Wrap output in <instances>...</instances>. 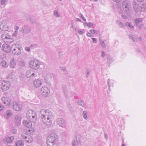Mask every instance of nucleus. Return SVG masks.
<instances>
[{
	"instance_id": "obj_42",
	"label": "nucleus",
	"mask_w": 146,
	"mask_h": 146,
	"mask_svg": "<svg viewBox=\"0 0 146 146\" xmlns=\"http://www.w3.org/2000/svg\"><path fill=\"white\" fill-rule=\"evenodd\" d=\"M125 25L126 26H129V28L132 30H133L134 29V27L131 25V24L129 23L126 22L125 23Z\"/></svg>"
},
{
	"instance_id": "obj_14",
	"label": "nucleus",
	"mask_w": 146,
	"mask_h": 146,
	"mask_svg": "<svg viewBox=\"0 0 146 146\" xmlns=\"http://www.w3.org/2000/svg\"><path fill=\"white\" fill-rule=\"evenodd\" d=\"M14 139V138L13 136H11L8 137L4 140V142L5 143L10 144L13 142Z\"/></svg>"
},
{
	"instance_id": "obj_64",
	"label": "nucleus",
	"mask_w": 146,
	"mask_h": 146,
	"mask_svg": "<svg viewBox=\"0 0 146 146\" xmlns=\"http://www.w3.org/2000/svg\"><path fill=\"white\" fill-rule=\"evenodd\" d=\"M71 27H72L73 30L74 31H76V29L75 28V27L73 26L72 25Z\"/></svg>"
},
{
	"instance_id": "obj_48",
	"label": "nucleus",
	"mask_w": 146,
	"mask_h": 146,
	"mask_svg": "<svg viewBox=\"0 0 146 146\" xmlns=\"http://www.w3.org/2000/svg\"><path fill=\"white\" fill-rule=\"evenodd\" d=\"M85 24H86L87 25L88 27L89 28L91 27L93 25V24L91 22H89L88 23H85Z\"/></svg>"
},
{
	"instance_id": "obj_37",
	"label": "nucleus",
	"mask_w": 146,
	"mask_h": 146,
	"mask_svg": "<svg viewBox=\"0 0 146 146\" xmlns=\"http://www.w3.org/2000/svg\"><path fill=\"white\" fill-rule=\"evenodd\" d=\"M28 135V134L25 133H22L21 135V137L22 139L24 140Z\"/></svg>"
},
{
	"instance_id": "obj_55",
	"label": "nucleus",
	"mask_w": 146,
	"mask_h": 146,
	"mask_svg": "<svg viewBox=\"0 0 146 146\" xmlns=\"http://www.w3.org/2000/svg\"><path fill=\"white\" fill-rule=\"evenodd\" d=\"M92 39L93 40V42L94 43H96L97 42L96 38H92Z\"/></svg>"
},
{
	"instance_id": "obj_19",
	"label": "nucleus",
	"mask_w": 146,
	"mask_h": 146,
	"mask_svg": "<svg viewBox=\"0 0 146 146\" xmlns=\"http://www.w3.org/2000/svg\"><path fill=\"white\" fill-rule=\"evenodd\" d=\"M16 65V63L14 58H12L10 59V68H14Z\"/></svg>"
},
{
	"instance_id": "obj_33",
	"label": "nucleus",
	"mask_w": 146,
	"mask_h": 146,
	"mask_svg": "<svg viewBox=\"0 0 146 146\" xmlns=\"http://www.w3.org/2000/svg\"><path fill=\"white\" fill-rule=\"evenodd\" d=\"M30 112H32V111L31 110H29L27 112V118L31 119L32 118V116L33 115V114H31L30 115H29Z\"/></svg>"
},
{
	"instance_id": "obj_13",
	"label": "nucleus",
	"mask_w": 146,
	"mask_h": 146,
	"mask_svg": "<svg viewBox=\"0 0 146 146\" xmlns=\"http://www.w3.org/2000/svg\"><path fill=\"white\" fill-rule=\"evenodd\" d=\"M2 102L6 105H10V100L8 97H3L1 99Z\"/></svg>"
},
{
	"instance_id": "obj_43",
	"label": "nucleus",
	"mask_w": 146,
	"mask_h": 146,
	"mask_svg": "<svg viewBox=\"0 0 146 146\" xmlns=\"http://www.w3.org/2000/svg\"><path fill=\"white\" fill-rule=\"evenodd\" d=\"M114 60L112 59V57L110 56L108 57V60L107 62L108 63L110 64L111 62L113 61Z\"/></svg>"
},
{
	"instance_id": "obj_54",
	"label": "nucleus",
	"mask_w": 146,
	"mask_h": 146,
	"mask_svg": "<svg viewBox=\"0 0 146 146\" xmlns=\"http://www.w3.org/2000/svg\"><path fill=\"white\" fill-rule=\"evenodd\" d=\"M6 0H1L2 5H4L6 1Z\"/></svg>"
},
{
	"instance_id": "obj_22",
	"label": "nucleus",
	"mask_w": 146,
	"mask_h": 146,
	"mask_svg": "<svg viewBox=\"0 0 146 146\" xmlns=\"http://www.w3.org/2000/svg\"><path fill=\"white\" fill-rule=\"evenodd\" d=\"M143 21V19L141 18L136 19L134 20V23L135 26L137 27L139 26V23Z\"/></svg>"
},
{
	"instance_id": "obj_56",
	"label": "nucleus",
	"mask_w": 146,
	"mask_h": 146,
	"mask_svg": "<svg viewBox=\"0 0 146 146\" xmlns=\"http://www.w3.org/2000/svg\"><path fill=\"white\" fill-rule=\"evenodd\" d=\"M122 17L124 19H127V17L125 15H121Z\"/></svg>"
},
{
	"instance_id": "obj_2",
	"label": "nucleus",
	"mask_w": 146,
	"mask_h": 146,
	"mask_svg": "<svg viewBox=\"0 0 146 146\" xmlns=\"http://www.w3.org/2000/svg\"><path fill=\"white\" fill-rule=\"evenodd\" d=\"M57 135L54 133H51L48 136L47 140L48 146H57L56 143Z\"/></svg>"
},
{
	"instance_id": "obj_1",
	"label": "nucleus",
	"mask_w": 146,
	"mask_h": 146,
	"mask_svg": "<svg viewBox=\"0 0 146 146\" xmlns=\"http://www.w3.org/2000/svg\"><path fill=\"white\" fill-rule=\"evenodd\" d=\"M40 117L42 121L47 125L52 123V119L53 116L51 111L48 109H42L40 111Z\"/></svg>"
},
{
	"instance_id": "obj_51",
	"label": "nucleus",
	"mask_w": 146,
	"mask_h": 146,
	"mask_svg": "<svg viewBox=\"0 0 146 146\" xmlns=\"http://www.w3.org/2000/svg\"><path fill=\"white\" fill-rule=\"evenodd\" d=\"M17 130L16 129H13L12 131V133L15 134H16L17 133Z\"/></svg>"
},
{
	"instance_id": "obj_26",
	"label": "nucleus",
	"mask_w": 146,
	"mask_h": 146,
	"mask_svg": "<svg viewBox=\"0 0 146 146\" xmlns=\"http://www.w3.org/2000/svg\"><path fill=\"white\" fill-rule=\"evenodd\" d=\"M81 139L82 137L80 135H77L76 137V139L78 145L81 143L82 142Z\"/></svg>"
},
{
	"instance_id": "obj_8",
	"label": "nucleus",
	"mask_w": 146,
	"mask_h": 146,
	"mask_svg": "<svg viewBox=\"0 0 146 146\" xmlns=\"http://www.w3.org/2000/svg\"><path fill=\"white\" fill-rule=\"evenodd\" d=\"M56 122L58 125L62 128H65L66 127L65 121L62 118H59L56 120Z\"/></svg>"
},
{
	"instance_id": "obj_3",
	"label": "nucleus",
	"mask_w": 146,
	"mask_h": 146,
	"mask_svg": "<svg viewBox=\"0 0 146 146\" xmlns=\"http://www.w3.org/2000/svg\"><path fill=\"white\" fill-rule=\"evenodd\" d=\"M122 7L124 13L127 15H129L131 8L130 2L128 0L124 1L122 3Z\"/></svg>"
},
{
	"instance_id": "obj_24",
	"label": "nucleus",
	"mask_w": 146,
	"mask_h": 146,
	"mask_svg": "<svg viewBox=\"0 0 146 146\" xmlns=\"http://www.w3.org/2000/svg\"><path fill=\"white\" fill-rule=\"evenodd\" d=\"M53 74L50 72H48L47 73L45 77V80H46L47 81L49 80H51L52 78V77Z\"/></svg>"
},
{
	"instance_id": "obj_30",
	"label": "nucleus",
	"mask_w": 146,
	"mask_h": 146,
	"mask_svg": "<svg viewBox=\"0 0 146 146\" xmlns=\"http://www.w3.org/2000/svg\"><path fill=\"white\" fill-rule=\"evenodd\" d=\"M19 65L21 67L25 66V63L24 61L22 59H20L19 61Z\"/></svg>"
},
{
	"instance_id": "obj_18",
	"label": "nucleus",
	"mask_w": 146,
	"mask_h": 146,
	"mask_svg": "<svg viewBox=\"0 0 146 146\" xmlns=\"http://www.w3.org/2000/svg\"><path fill=\"white\" fill-rule=\"evenodd\" d=\"M13 109L16 111H19L21 110V107L20 104L15 102L13 104Z\"/></svg>"
},
{
	"instance_id": "obj_11",
	"label": "nucleus",
	"mask_w": 146,
	"mask_h": 146,
	"mask_svg": "<svg viewBox=\"0 0 146 146\" xmlns=\"http://www.w3.org/2000/svg\"><path fill=\"white\" fill-rule=\"evenodd\" d=\"M1 48L3 50L7 53L9 52L11 50V46L10 47L7 44H3Z\"/></svg>"
},
{
	"instance_id": "obj_44",
	"label": "nucleus",
	"mask_w": 146,
	"mask_h": 146,
	"mask_svg": "<svg viewBox=\"0 0 146 146\" xmlns=\"http://www.w3.org/2000/svg\"><path fill=\"white\" fill-rule=\"evenodd\" d=\"M14 39L12 38L11 36L10 38L7 40H6L7 41L5 42L11 43L14 41Z\"/></svg>"
},
{
	"instance_id": "obj_50",
	"label": "nucleus",
	"mask_w": 146,
	"mask_h": 146,
	"mask_svg": "<svg viewBox=\"0 0 146 146\" xmlns=\"http://www.w3.org/2000/svg\"><path fill=\"white\" fill-rule=\"evenodd\" d=\"M11 36H10L8 33L7 34L6 36H5V39H6V40H8V39L10 38Z\"/></svg>"
},
{
	"instance_id": "obj_36",
	"label": "nucleus",
	"mask_w": 146,
	"mask_h": 146,
	"mask_svg": "<svg viewBox=\"0 0 146 146\" xmlns=\"http://www.w3.org/2000/svg\"><path fill=\"white\" fill-rule=\"evenodd\" d=\"M6 117L7 118H9L12 115V113L10 110H7L6 112Z\"/></svg>"
},
{
	"instance_id": "obj_53",
	"label": "nucleus",
	"mask_w": 146,
	"mask_h": 146,
	"mask_svg": "<svg viewBox=\"0 0 146 146\" xmlns=\"http://www.w3.org/2000/svg\"><path fill=\"white\" fill-rule=\"evenodd\" d=\"M80 14L81 15V18L84 21H86V19L84 18V16H83V15L81 13H80Z\"/></svg>"
},
{
	"instance_id": "obj_21",
	"label": "nucleus",
	"mask_w": 146,
	"mask_h": 146,
	"mask_svg": "<svg viewBox=\"0 0 146 146\" xmlns=\"http://www.w3.org/2000/svg\"><path fill=\"white\" fill-rule=\"evenodd\" d=\"M25 141L28 143H31L33 141V139L32 137L28 135L24 140Z\"/></svg>"
},
{
	"instance_id": "obj_17",
	"label": "nucleus",
	"mask_w": 146,
	"mask_h": 146,
	"mask_svg": "<svg viewBox=\"0 0 146 146\" xmlns=\"http://www.w3.org/2000/svg\"><path fill=\"white\" fill-rule=\"evenodd\" d=\"M23 123L27 127L31 128L32 127V124L30 120H24Z\"/></svg>"
},
{
	"instance_id": "obj_20",
	"label": "nucleus",
	"mask_w": 146,
	"mask_h": 146,
	"mask_svg": "<svg viewBox=\"0 0 146 146\" xmlns=\"http://www.w3.org/2000/svg\"><path fill=\"white\" fill-rule=\"evenodd\" d=\"M24 142L22 139L17 141L15 142V146H23Z\"/></svg>"
},
{
	"instance_id": "obj_31",
	"label": "nucleus",
	"mask_w": 146,
	"mask_h": 146,
	"mask_svg": "<svg viewBox=\"0 0 146 146\" xmlns=\"http://www.w3.org/2000/svg\"><path fill=\"white\" fill-rule=\"evenodd\" d=\"M78 104L81 106L82 107L84 108L86 107V105L83 100H78Z\"/></svg>"
},
{
	"instance_id": "obj_38",
	"label": "nucleus",
	"mask_w": 146,
	"mask_h": 146,
	"mask_svg": "<svg viewBox=\"0 0 146 146\" xmlns=\"http://www.w3.org/2000/svg\"><path fill=\"white\" fill-rule=\"evenodd\" d=\"M87 112L86 111H84L83 112V116L84 118L86 120L88 119V117L87 116Z\"/></svg>"
},
{
	"instance_id": "obj_25",
	"label": "nucleus",
	"mask_w": 146,
	"mask_h": 146,
	"mask_svg": "<svg viewBox=\"0 0 146 146\" xmlns=\"http://www.w3.org/2000/svg\"><path fill=\"white\" fill-rule=\"evenodd\" d=\"M15 30V31L12 34V36H16L18 34V31L19 29V27L17 26H15L14 27Z\"/></svg>"
},
{
	"instance_id": "obj_58",
	"label": "nucleus",
	"mask_w": 146,
	"mask_h": 146,
	"mask_svg": "<svg viewBox=\"0 0 146 146\" xmlns=\"http://www.w3.org/2000/svg\"><path fill=\"white\" fill-rule=\"evenodd\" d=\"M25 49L26 51L28 52H29L30 50V48L29 47H26Z\"/></svg>"
},
{
	"instance_id": "obj_28",
	"label": "nucleus",
	"mask_w": 146,
	"mask_h": 146,
	"mask_svg": "<svg viewBox=\"0 0 146 146\" xmlns=\"http://www.w3.org/2000/svg\"><path fill=\"white\" fill-rule=\"evenodd\" d=\"M129 39L134 42H136L137 40L135 35H130L129 36Z\"/></svg>"
},
{
	"instance_id": "obj_23",
	"label": "nucleus",
	"mask_w": 146,
	"mask_h": 146,
	"mask_svg": "<svg viewBox=\"0 0 146 146\" xmlns=\"http://www.w3.org/2000/svg\"><path fill=\"white\" fill-rule=\"evenodd\" d=\"M0 64L2 66L5 68L9 66V63L4 60H1Z\"/></svg>"
},
{
	"instance_id": "obj_7",
	"label": "nucleus",
	"mask_w": 146,
	"mask_h": 146,
	"mask_svg": "<svg viewBox=\"0 0 146 146\" xmlns=\"http://www.w3.org/2000/svg\"><path fill=\"white\" fill-rule=\"evenodd\" d=\"M31 30V28L29 26L25 25L22 28L21 31L23 35H26L30 33Z\"/></svg>"
},
{
	"instance_id": "obj_60",
	"label": "nucleus",
	"mask_w": 146,
	"mask_h": 146,
	"mask_svg": "<svg viewBox=\"0 0 146 146\" xmlns=\"http://www.w3.org/2000/svg\"><path fill=\"white\" fill-rule=\"evenodd\" d=\"M78 32L80 35H82L84 33V32L82 31L78 30Z\"/></svg>"
},
{
	"instance_id": "obj_46",
	"label": "nucleus",
	"mask_w": 146,
	"mask_h": 146,
	"mask_svg": "<svg viewBox=\"0 0 146 146\" xmlns=\"http://www.w3.org/2000/svg\"><path fill=\"white\" fill-rule=\"evenodd\" d=\"M54 15L57 17H59L60 15L58 14V12L56 10L54 11Z\"/></svg>"
},
{
	"instance_id": "obj_5",
	"label": "nucleus",
	"mask_w": 146,
	"mask_h": 146,
	"mask_svg": "<svg viewBox=\"0 0 146 146\" xmlns=\"http://www.w3.org/2000/svg\"><path fill=\"white\" fill-rule=\"evenodd\" d=\"M42 63L39 60H34L29 62L30 67L35 70L38 69L40 68V65H42Z\"/></svg>"
},
{
	"instance_id": "obj_39",
	"label": "nucleus",
	"mask_w": 146,
	"mask_h": 146,
	"mask_svg": "<svg viewBox=\"0 0 146 146\" xmlns=\"http://www.w3.org/2000/svg\"><path fill=\"white\" fill-rule=\"evenodd\" d=\"M37 117V116L35 115H33L32 116V118L30 120V121L31 120H32V121L33 122H35L36 119Z\"/></svg>"
},
{
	"instance_id": "obj_57",
	"label": "nucleus",
	"mask_w": 146,
	"mask_h": 146,
	"mask_svg": "<svg viewBox=\"0 0 146 146\" xmlns=\"http://www.w3.org/2000/svg\"><path fill=\"white\" fill-rule=\"evenodd\" d=\"M4 106L1 105V104H0V111H1L2 110L4 109Z\"/></svg>"
},
{
	"instance_id": "obj_62",
	"label": "nucleus",
	"mask_w": 146,
	"mask_h": 146,
	"mask_svg": "<svg viewBox=\"0 0 146 146\" xmlns=\"http://www.w3.org/2000/svg\"><path fill=\"white\" fill-rule=\"evenodd\" d=\"M87 35L89 37H91L92 36L91 34L90 33H87Z\"/></svg>"
},
{
	"instance_id": "obj_35",
	"label": "nucleus",
	"mask_w": 146,
	"mask_h": 146,
	"mask_svg": "<svg viewBox=\"0 0 146 146\" xmlns=\"http://www.w3.org/2000/svg\"><path fill=\"white\" fill-rule=\"evenodd\" d=\"M27 20L29 22H30L32 23H33L35 22V21L34 18L29 16L27 18Z\"/></svg>"
},
{
	"instance_id": "obj_45",
	"label": "nucleus",
	"mask_w": 146,
	"mask_h": 146,
	"mask_svg": "<svg viewBox=\"0 0 146 146\" xmlns=\"http://www.w3.org/2000/svg\"><path fill=\"white\" fill-rule=\"evenodd\" d=\"M6 35H7V34H2V35H1V38L2 39V40H3V41L4 42H5L7 41L6 40V39H5V37L6 36Z\"/></svg>"
},
{
	"instance_id": "obj_52",
	"label": "nucleus",
	"mask_w": 146,
	"mask_h": 146,
	"mask_svg": "<svg viewBox=\"0 0 146 146\" xmlns=\"http://www.w3.org/2000/svg\"><path fill=\"white\" fill-rule=\"evenodd\" d=\"M76 141L75 140H73L72 142V146H76Z\"/></svg>"
},
{
	"instance_id": "obj_40",
	"label": "nucleus",
	"mask_w": 146,
	"mask_h": 146,
	"mask_svg": "<svg viewBox=\"0 0 146 146\" xmlns=\"http://www.w3.org/2000/svg\"><path fill=\"white\" fill-rule=\"evenodd\" d=\"M141 8L142 9L141 11H144L146 9V5L145 3H144L142 4L141 7Z\"/></svg>"
},
{
	"instance_id": "obj_9",
	"label": "nucleus",
	"mask_w": 146,
	"mask_h": 146,
	"mask_svg": "<svg viewBox=\"0 0 146 146\" xmlns=\"http://www.w3.org/2000/svg\"><path fill=\"white\" fill-rule=\"evenodd\" d=\"M2 85L1 89L3 91H5L8 90L10 86V82L9 81H4L2 82Z\"/></svg>"
},
{
	"instance_id": "obj_12",
	"label": "nucleus",
	"mask_w": 146,
	"mask_h": 146,
	"mask_svg": "<svg viewBox=\"0 0 146 146\" xmlns=\"http://www.w3.org/2000/svg\"><path fill=\"white\" fill-rule=\"evenodd\" d=\"M26 74L27 78H32L35 77V72L32 69H30L27 70Z\"/></svg>"
},
{
	"instance_id": "obj_27",
	"label": "nucleus",
	"mask_w": 146,
	"mask_h": 146,
	"mask_svg": "<svg viewBox=\"0 0 146 146\" xmlns=\"http://www.w3.org/2000/svg\"><path fill=\"white\" fill-rule=\"evenodd\" d=\"M15 118L16 123H17L18 125H19L21 123V119L18 115H15Z\"/></svg>"
},
{
	"instance_id": "obj_10",
	"label": "nucleus",
	"mask_w": 146,
	"mask_h": 146,
	"mask_svg": "<svg viewBox=\"0 0 146 146\" xmlns=\"http://www.w3.org/2000/svg\"><path fill=\"white\" fill-rule=\"evenodd\" d=\"M50 90L46 87H43L41 89V93L44 96L46 97L50 93Z\"/></svg>"
},
{
	"instance_id": "obj_34",
	"label": "nucleus",
	"mask_w": 146,
	"mask_h": 146,
	"mask_svg": "<svg viewBox=\"0 0 146 146\" xmlns=\"http://www.w3.org/2000/svg\"><path fill=\"white\" fill-rule=\"evenodd\" d=\"M108 85L109 89L110 91V87L111 86H113V83L112 82H110V79H108Z\"/></svg>"
},
{
	"instance_id": "obj_63",
	"label": "nucleus",
	"mask_w": 146,
	"mask_h": 146,
	"mask_svg": "<svg viewBox=\"0 0 146 146\" xmlns=\"http://www.w3.org/2000/svg\"><path fill=\"white\" fill-rule=\"evenodd\" d=\"M76 21H79L80 22H82L81 20L80 19L78 18H76Z\"/></svg>"
},
{
	"instance_id": "obj_41",
	"label": "nucleus",
	"mask_w": 146,
	"mask_h": 146,
	"mask_svg": "<svg viewBox=\"0 0 146 146\" xmlns=\"http://www.w3.org/2000/svg\"><path fill=\"white\" fill-rule=\"evenodd\" d=\"M116 23L117 24H118L120 27L122 28L123 27V23L121 22L119 20H117L116 21Z\"/></svg>"
},
{
	"instance_id": "obj_15",
	"label": "nucleus",
	"mask_w": 146,
	"mask_h": 146,
	"mask_svg": "<svg viewBox=\"0 0 146 146\" xmlns=\"http://www.w3.org/2000/svg\"><path fill=\"white\" fill-rule=\"evenodd\" d=\"M33 84L35 88H38L41 85L42 82L40 80L37 79L34 81Z\"/></svg>"
},
{
	"instance_id": "obj_61",
	"label": "nucleus",
	"mask_w": 146,
	"mask_h": 146,
	"mask_svg": "<svg viewBox=\"0 0 146 146\" xmlns=\"http://www.w3.org/2000/svg\"><path fill=\"white\" fill-rule=\"evenodd\" d=\"M3 56L2 54H0V58L2 60H3Z\"/></svg>"
},
{
	"instance_id": "obj_32",
	"label": "nucleus",
	"mask_w": 146,
	"mask_h": 146,
	"mask_svg": "<svg viewBox=\"0 0 146 146\" xmlns=\"http://www.w3.org/2000/svg\"><path fill=\"white\" fill-rule=\"evenodd\" d=\"M63 92L64 93V95L65 97V98H67L68 97V92L67 90L66 89H63Z\"/></svg>"
},
{
	"instance_id": "obj_47",
	"label": "nucleus",
	"mask_w": 146,
	"mask_h": 146,
	"mask_svg": "<svg viewBox=\"0 0 146 146\" xmlns=\"http://www.w3.org/2000/svg\"><path fill=\"white\" fill-rule=\"evenodd\" d=\"M90 70L89 69H87L86 70V78H87L88 77L89 74L90 73Z\"/></svg>"
},
{
	"instance_id": "obj_16",
	"label": "nucleus",
	"mask_w": 146,
	"mask_h": 146,
	"mask_svg": "<svg viewBox=\"0 0 146 146\" xmlns=\"http://www.w3.org/2000/svg\"><path fill=\"white\" fill-rule=\"evenodd\" d=\"M133 6L135 11L138 13L140 11L139 6L138 4L136 2H133Z\"/></svg>"
},
{
	"instance_id": "obj_4",
	"label": "nucleus",
	"mask_w": 146,
	"mask_h": 146,
	"mask_svg": "<svg viewBox=\"0 0 146 146\" xmlns=\"http://www.w3.org/2000/svg\"><path fill=\"white\" fill-rule=\"evenodd\" d=\"M21 47L18 44H13L11 46V49L12 53L16 55H19L21 54Z\"/></svg>"
},
{
	"instance_id": "obj_49",
	"label": "nucleus",
	"mask_w": 146,
	"mask_h": 146,
	"mask_svg": "<svg viewBox=\"0 0 146 146\" xmlns=\"http://www.w3.org/2000/svg\"><path fill=\"white\" fill-rule=\"evenodd\" d=\"M90 31L91 33H92L93 34H94L95 33L96 34H98V31L96 30H94V29H92L90 30Z\"/></svg>"
},
{
	"instance_id": "obj_29",
	"label": "nucleus",
	"mask_w": 146,
	"mask_h": 146,
	"mask_svg": "<svg viewBox=\"0 0 146 146\" xmlns=\"http://www.w3.org/2000/svg\"><path fill=\"white\" fill-rule=\"evenodd\" d=\"M105 41L103 40L101 38H99V41L100 43L101 46L103 48H105L106 47V45L105 43Z\"/></svg>"
},
{
	"instance_id": "obj_59",
	"label": "nucleus",
	"mask_w": 146,
	"mask_h": 146,
	"mask_svg": "<svg viewBox=\"0 0 146 146\" xmlns=\"http://www.w3.org/2000/svg\"><path fill=\"white\" fill-rule=\"evenodd\" d=\"M101 54L102 56L104 58L105 56V52L104 51H102L101 52Z\"/></svg>"
},
{
	"instance_id": "obj_6",
	"label": "nucleus",
	"mask_w": 146,
	"mask_h": 146,
	"mask_svg": "<svg viewBox=\"0 0 146 146\" xmlns=\"http://www.w3.org/2000/svg\"><path fill=\"white\" fill-rule=\"evenodd\" d=\"M9 24V23L6 21H2L0 24V29L4 31L8 30L10 27Z\"/></svg>"
}]
</instances>
